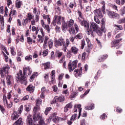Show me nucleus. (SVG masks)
<instances>
[{
  "instance_id": "603ef678",
  "label": "nucleus",
  "mask_w": 125,
  "mask_h": 125,
  "mask_svg": "<svg viewBox=\"0 0 125 125\" xmlns=\"http://www.w3.org/2000/svg\"><path fill=\"white\" fill-rule=\"evenodd\" d=\"M23 111V105H21L20 108H19L18 112L19 114H21Z\"/></svg>"
},
{
  "instance_id": "f03ea898",
  "label": "nucleus",
  "mask_w": 125,
  "mask_h": 125,
  "mask_svg": "<svg viewBox=\"0 0 125 125\" xmlns=\"http://www.w3.org/2000/svg\"><path fill=\"white\" fill-rule=\"evenodd\" d=\"M40 110V105H36L33 109V111L35 113L33 115V119L34 120V122H37V121H39L41 118H42V115L40 113H37V112H39Z\"/></svg>"
},
{
  "instance_id": "a211bd4d",
  "label": "nucleus",
  "mask_w": 125,
  "mask_h": 125,
  "mask_svg": "<svg viewBox=\"0 0 125 125\" xmlns=\"http://www.w3.org/2000/svg\"><path fill=\"white\" fill-rule=\"evenodd\" d=\"M19 118V115L16 112H14L12 114L11 119L13 121H16Z\"/></svg>"
},
{
  "instance_id": "2f4dec72",
  "label": "nucleus",
  "mask_w": 125,
  "mask_h": 125,
  "mask_svg": "<svg viewBox=\"0 0 125 125\" xmlns=\"http://www.w3.org/2000/svg\"><path fill=\"white\" fill-rule=\"evenodd\" d=\"M32 58L33 56L32 55H29V56H26L25 57V60H26V61H31Z\"/></svg>"
},
{
  "instance_id": "4be33fe9",
  "label": "nucleus",
  "mask_w": 125,
  "mask_h": 125,
  "mask_svg": "<svg viewBox=\"0 0 125 125\" xmlns=\"http://www.w3.org/2000/svg\"><path fill=\"white\" fill-rule=\"evenodd\" d=\"M67 23L65 22V21H62V29L63 32L66 31V28H67Z\"/></svg>"
},
{
  "instance_id": "4d7b16f0",
  "label": "nucleus",
  "mask_w": 125,
  "mask_h": 125,
  "mask_svg": "<svg viewBox=\"0 0 125 125\" xmlns=\"http://www.w3.org/2000/svg\"><path fill=\"white\" fill-rule=\"evenodd\" d=\"M55 29H56V32L57 33H60V31L61 30V28H60V27L57 25L55 27Z\"/></svg>"
},
{
  "instance_id": "5701e85b",
  "label": "nucleus",
  "mask_w": 125,
  "mask_h": 125,
  "mask_svg": "<svg viewBox=\"0 0 125 125\" xmlns=\"http://www.w3.org/2000/svg\"><path fill=\"white\" fill-rule=\"evenodd\" d=\"M44 70H47L50 68V62H48L43 64Z\"/></svg>"
},
{
  "instance_id": "9b49d317",
  "label": "nucleus",
  "mask_w": 125,
  "mask_h": 125,
  "mask_svg": "<svg viewBox=\"0 0 125 125\" xmlns=\"http://www.w3.org/2000/svg\"><path fill=\"white\" fill-rule=\"evenodd\" d=\"M64 100H65V99L63 96L60 97L56 96L53 100V103H56V102H62V101H64Z\"/></svg>"
},
{
  "instance_id": "a18cd8bd",
  "label": "nucleus",
  "mask_w": 125,
  "mask_h": 125,
  "mask_svg": "<svg viewBox=\"0 0 125 125\" xmlns=\"http://www.w3.org/2000/svg\"><path fill=\"white\" fill-rule=\"evenodd\" d=\"M94 20L97 23V24L100 23V21H99V19H98V17L94 16Z\"/></svg>"
},
{
  "instance_id": "6e6552de",
  "label": "nucleus",
  "mask_w": 125,
  "mask_h": 125,
  "mask_svg": "<svg viewBox=\"0 0 125 125\" xmlns=\"http://www.w3.org/2000/svg\"><path fill=\"white\" fill-rule=\"evenodd\" d=\"M83 74V67H80L77 70L75 69L74 71V75L76 78H79V77H82Z\"/></svg>"
},
{
  "instance_id": "c85d7f7f",
  "label": "nucleus",
  "mask_w": 125,
  "mask_h": 125,
  "mask_svg": "<svg viewBox=\"0 0 125 125\" xmlns=\"http://www.w3.org/2000/svg\"><path fill=\"white\" fill-rule=\"evenodd\" d=\"M16 7H17V8H21V5L22 4V1H19L18 2L17 1H16Z\"/></svg>"
},
{
  "instance_id": "2eb2a0df",
  "label": "nucleus",
  "mask_w": 125,
  "mask_h": 125,
  "mask_svg": "<svg viewBox=\"0 0 125 125\" xmlns=\"http://www.w3.org/2000/svg\"><path fill=\"white\" fill-rule=\"evenodd\" d=\"M70 51L74 55L78 54V52H79V48L75 46H73L70 49Z\"/></svg>"
},
{
  "instance_id": "58836bf2",
  "label": "nucleus",
  "mask_w": 125,
  "mask_h": 125,
  "mask_svg": "<svg viewBox=\"0 0 125 125\" xmlns=\"http://www.w3.org/2000/svg\"><path fill=\"white\" fill-rule=\"evenodd\" d=\"M29 21V20L26 18L25 19H24L22 21V25L23 26H26L27 24H28V21Z\"/></svg>"
},
{
  "instance_id": "f704fd0d",
  "label": "nucleus",
  "mask_w": 125,
  "mask_h": 125,
  "mask_svg": "<svg viewBox=\"0 0 125 125\" xmlns=\"http://www.w3.org/2000/svg\"><path fill=\"white\" fill-rule=\"evenodd\" d=\"M26 112H29L32 109V107L30 105H24Z\"/></svg>"
},
{
  "instance_id": "6e6d98bb",
  "label": "nucleus",
  "mask_w": 125,
  "mask_h": 125,
  "mask_svg": "<svg viewBox=\"0 0 125 125\" xmlns=\"http://www.w3.org/2000/svg\"><path fill=\"white\" fill-rule=\"evenodd\" d=\"M81 44H82V49H83V47H84V45H85V43L84 42V39H83L82 40V43H81Z\"/></svg>"
},
{
  "instance_id": "c9c22d12",
  "label": "nucleus",
  "mask_w": 125,
  "mask_h": 125,
  "mask_svg": "<svg viewBox=\"0 0 125 125\" xmlns=\"http://www.w3.org/2000/svg\"><path fill=\"white\" fill-rule=\"evenodd\" d=\"M3 102L4 104H6L7 103V97L5 94H3Z\"/></svg>"
},
{
  "instance_id": "0e129e2a",
  "label": "nucleus",
  "mask_w": 125,
  "mask_h": 125,
  "mask_svg": "<svg viewBox=\"0 0 125 125\" xmlns=\"http://www.w3.org/2000/svg\"><path fill=\"white\" fill-rule=\"evenodd\" d=\"M76 96H77V93L74 92L73 93V94L71 95L70 96V99H73V98H75V97H76Z\"/></svg>"
},
{
  "instance_id": "412c9836",
  "label": "nucleus",
  "mask_w": 125,
  "mask_h": 125,
  "mask_svg": "<svg viewBox=\"0 0 125 125\" xmlns=\"http://www.w3.org/2000/svg\"><path fill=\"white\" fill-rule=\"evenodd\" d=\"M26 18L28 20L29 22H31V20L34 19V16L31 13H28Z\"/></svg>"
},
{
  "instance_id": "de8ad7c7",
  "label": "nucleus",
  "mask_w": 125,
  "mask_h": 125,
  "mask_svg": "<svg viewBox=\"0 0 125 125\" xmlns=\"http://www.w3.org/2000/svg\"><path fill=\"white\" fill-rule=\"evenodd\" d=\"M48 45L49 48H52V45H53V42L52 41V40H50V41L48 42Z\"/></svg>"
},
{
  "instance_id": "bb28decb",
  "label": "nucleus",
  "mask_w": 125,
  "mask_h": 125,
  "mask_svg": "<svg viewBox=\"0 0 125 125\" xmlns=\"http://www.w3.org/2000/svg\"><path fill=\"white\" fill-rule=\"evenodd\" d=\"M81 107H82V105H81V104H78L77 105V107L79 109V112L78 119H80L81 114H82V108H81Z\"/></svg>"
},
{
  "instance_id": "6ab92c4d",
  "label": "nucleus",
  "mask_w": 125,
  "mask_h": 125,
  "mask_svg": "<svg viewBox=\"0 0 125 125\" xmlns=\"http://www.w3.org/2000/svg\"><path fill=\"white\" fill-rule=\"evenodd\" d=\"M108 57V55H103L102 57H100L98 59V62H103L105 59H106V58Z\"/></svg>"
},
{
  "instance_id": "13d9d810",
  "label": "nucleus",
  "mask_w": 125,
  "mask_h": 125,
  "mask_svg": "<svg viewBox=\"0 0 125 125\" xmlns=\"http://www.w3.org/2000/svg\"><path fill=\"white\" fill-rule=\"evenodd\" d=\"M12 15V12H10V14L9 15V20H8L9 23L11 22V20H12V17H11Z\"/></svg>"
},
{
  "instance_id": "5fc2aeb1",
  "label": "nucleus",
  "mask_w": 125,
  "mask_h": 125,
  "mask_svg": "<svg viewBox=\"0 0 125 125\" xmlns=\"http://www.w3.org/2000/svg\"><path fill=\"white\" fill-rule=\"evenodd\" d=\"M39 120H40L39 122L40 125H44V120H42V117Z\"/></svg>"
},
{
  "instance_id": "dca6fc26",
  "label": "nucleus",
  "mask_w": 125,
  "mask_h": 125,
  "mask_svg": "<svg viewBox=\"0 0 125 125\" xmlns=\"http://www.w3.org/2000/svg\"><path fill=\"white\" fill-rule=\"evenodd\" d=\"M57 24L58 25H61V22H62V23L64 22V21H65V18L63 17H61V16H57Z\"/></svg>"
},
{
  "instance_id": "79ce46f5",
  "label": "nucleus",
  "mask_w": 125,
  "mask_h": 125,
  "mask_svg": "<svg viewBox=\"0 0 125 125\" xmlns=\"http://www.w3.org/2000/svg\"><path fill=\"white\" fill-rule=\"evenodd\" d=\"M72 56V52L71 50H68L67 52L66 57L67 58H70Z\"/></svg>"
},
{
  "instance_id": "c03bdc74",
  "label": "nucleus",
  "mask_w": 125,
  "mask_h": 125,
  "mask_svg": "<svg viewBox=\"0 0 125 125\" xmlns=\"http://www.w3.org/2000/svg\"><path fill=\"white\" fill-rule=\"evenodd\" d=\"M10 49L12 55L14 56V55L16 54V53L14 51V48L13 47H11Z\"/></svg>"
},
{
  "instance_id": "c756f323",
  "label": "nucleus",
  "mask_w": 125,
  "mask_h": 125,
  "mask_svg": "<svg viewBox=\"0 0 125 125\" xmlns=\"http://www.w3.org/2000/svg\"><path fill=\"white\" fill-rule=\"evenodd\" d=\"M40 14H41V12L39 11V13H37L36 15H35L36 22H39V20L40 19Z\"/></svg>"
},
{
  "instance_id": "7c9ffc66",
  "label": "nucleus",
  "mask_w": 125,
  "mask_h": 125,
  "mask_svg": "<svg viewBox=\"0 0 125 125\" xmlns=\"http://www.w3.org/2000/svg\"><path fill=\"white\" fill-rule=\"evenodd\" d=\"M69 32V33L70 35H72V34H73L74 35L76 33V32L75 31V28H74V27H70Z\"/></svg>"
},
{
  "instance_id": "8fccbe9b",
  "label": "nucleus",
  "mask_w": 125,
  "mask_h": 125,
  "mask_svg": "<svg viewBox=\"0 0 125 125\" xmlns=\"http://www.w3.org/2000/svg\"><path fill=\"white\" fill-rule=\"evenodd\" d=\"M48 54V49H46L43 52L42 55L44 57Z\"/></svg>"
},
{
  "instance_id": "a878e982",
  "label": "nucleus",
  "mask_w": 125,
  "mask_h": 125,
  "mask_svg": "<svg viewBox=\"0 0 125 125\" xmlns=\"http://www.w3.org/2000/svg\"><path fill=\"white\" fill-rule=\"evenodd\" d=\"M62 54H63V52H60L59 51H56L55 53V57H61L62 56Z\"/></svg>"
},
{
  "instance_id": "cd10ccee",
  "label": "nucleus",
  "mask_w": 125,
  "mask_h": 125,
  "mask_svg": "<svg viewBox=\"0 0 125 125\" xmlns=\"http://www.w3.org/2000/svg\"><path fill=\"white\" fill-rule=\"evenodd\" d=\"M101 3L103 5V6L102 7L103 13H104V14H105V13H106V12H105V1H102Z\"/></svg>"
},
{
  "instance_id": "39448f33",
  "label": "nucleus",
  "mask_w": 125,
  "mask_h": 125,
  "mask_svg": "<svg viewBox=\"0 0 125 125\" xmlns=\"http://www.w3.org/2000/svg\"><path fill=\"white\" fill-rule=\"evenodd\" d=\"M78 61H74L72 62H69L68 63V70L70 72L74 71L76 67H77Z\"/></svg>"
},
{
  "instance_id": "f257e3e1",
  "label": "nucleus",
  "mask_w": 125,
  "mask_h": 125,
  "mask_svg": "<svg viewBox=\"0 0 125 125\" xmlns=\"http://www.w3.org/2000/svg\"><path fill=\"white\" fill-rule=\"evenodd\" d=\"M78 22L81 25V26H84L87 32H90V31H93L95 32L98 29H99L98 25L95 22H91L89 28V23L87 22L86 21L83 20V13L80 10H78Z\"/></svg>"
},
{
  "instance_id": "a19ab883",
  "label": "nucleus",
  "mask_w": 125,
  "mask_h": 125,
  "mask_svg": "<svg viewBox=\"0 0 125 125\" xmlns=\"http://www.w3.org/2000/svg\"><path fill=\"white\" fill-rule=\"evenodd\" d=\"M75 39H79V40H82V39H83V35H82V33H79L76 35L75 37Z\"/></svg>"
},
{
  "instance_id": "e2e57ef3",
  "label": "nucleus",
  "mask_w": 125,
  "mask_h": 125,
  "mask_svg": "<svg viewBox=\"0 0 125 125\" xmlns=\"http://www.w3.org/2000/svg\"><path fill=\"white\" fill-rule=\"evenodd\" d=\"M115 27H117V30H123V26L122 25H115Z\"/></svg>"
},
{
  "instance_id": "393cba45",
  "label": "nucleus",
  "mask_w": 125,
  "mask_h": 125,
  "mask_svg": "<svg viewBox=\"0 0 125 125\" xmlns=\"http://www.w3.org/2000/svg\"><path fill=\"white\" fill-rule=\"evenodd\" d=\"M85 109V110H92L93 109H94V104H91L89 106H86Z\"/></svg>"
},
{
  "instance_id": "f8f14e48",
  "label": "nucleus",
  "mask_w": 125,
  "mask_h": 125,
  "mask_svg": "<svg viewBox=\"0 0 125 125\" xmlns=\"http://www.w3.org/2000/svg\"><path fill=\"white\" fill-rule=\"evenodd\" d=\"M65 42H64V40L61 38L59 40L56 41V44L57 45H59L60 46H62L63 44V46H65Z\"/></svg>"
},
{
  "instance_id": "20e7f679",
  "label": "nucleus",
  "mask_w": 125,
  "mask_h": 125,
  "mask_svg": "<svg viewBox=\"0 0 125 125\" xmlns=\"http://www.w3.org/2000/svg\"><path fill=\"white\" fill-rule=\"evenodd\" d=\"M9 69L10 67L8 65H6L0 69V75H1V78H4V76H6V74H8Z\"/></svg>"
},
{
  "instance_id": "b1692460",
  "label": "nucleus",
  "mask_w": 125,
  "mask_h": 125,
  "mask_svg": "<svg viewBox=\"0 0 125 125\" xmlns=\"http://www.w3.org/2000/svg\"><path fill=\"white\" fill-rule=\"evenodd\" d=\"M74 20L71 19L68 22V23L67 24V26L69 28H72L73 26V25H74Z\"/></svg>"
},
{
  "instance_id": "f3484780",
  "label": "nucleus",
  "mask_w": 125,
  "mask_h": 125,
  "mask_svg": "<svg viewBox=\"0 0 125 125\" xmlns=\"http://www.w3.org/2000/svg\"><path fill=\"white\" fill-rule=\"evenodd\" d=\"M27 91H29L30 93H33L35 91V87L33 86V85L30 84L26 88Z\"/></svg>"
},
{
  "instance_id": "3c124183",
  "label": "nucleus",
  "mask_w": 125,
  "mask_h": 125,
  "mask_svg": "<svg viewBox=\"0 0 125 125\" xmlns=\"http://www.w3.org/2000/svg\"><path fill=\"white\" fill-rule=\"evenodd\" d=\"M38 75V73L37 72H34V73L30 77L31 80L33 81L35 78H36V76Z\"/></svg>"
},
{
  "instance_id": "72a5a7b5",
  "label": "nucleus",
  "mask_w": 125,
  "mask_h": 125,
  "mask_svg": "<svg viewBox=\"0 0 125 125\" xmlns=\"http://www.w3.org/2000/svg\"><path fill=\"white\" fill-rule=\"evenodd\" d=\"M57 21V16H55L53 21L52 22L53 26H56V22Z\"/></svg>"
},
{
  "instance_id": "4c0bfd02",
  "label": "nucleus",
  "mask_w": 125,
  "mask_h": 125,
  "mask_svg": "<svg viewBox=\"0 0 125 125\" xmlns=\"http://www.w3.org/2000/svg\"><path fill=\"white\" fill-rule=\"evenodd\" d=\"M44 28L45 29V30H46L48 34L50 33V28L49 27V26L48 25V24L45 25Z\"/></svg>"
},
{
  "instance_id": "7ed1b4c3",
  "label": "nucleus",
  "mask_w": 125,
  "mask_h": 125,
  "mask_svg": "<svg viewBox=\"0 0 125 125\" xmlns=\"http://www.w3.org/2000/svg\"><path fill=\"white\" fill-rule=\"evenodd\" d=\"M26 78L25 75H23V71L20 70L19 71V73L18 74V77L16 78V81L17 83H26L27 81H26Z\"/></svg>"
},
{
  "instance_id": "ddd939ff",
  "label": "nucleus",
  "mask_w": 125,
  "mask_h": 125,
  "mask_svg": "<svg viewBox=\"0 0 125 125\" xmlns=\"http://www.w3.org/2000/svg\"><path fill=\"white\" fill-rule=\"evenodd\" d=\"M51 81L49 82L50 84H52L54 83V80H55V70H52L51 73Z\"/></svg>"
},
{
  "instance_id": "864d4df0",
  "label": "nucleus",
  "mask_w": 125,
  "mask_h": 125,
  "mask_svg": "<svg viewBox=\"0 0 125 125\" xmlns=\"http://www.w3.org/2000/svg\"><path fill=\"white\" fill-rule=\"evenodd\" d=\"M27 67H25L23 68V76H24L26 78V75H27Z\"/></svg>"
},
{
  "instance_id": "37998d69",
  "label": "nucleus",
  "mask_w": 125,
  "mask_h": 125,
  "mask_svg": "<svg viewBox=\"0 0 125 125\" xmlns=\"http://www.w3.org/2000/svg\"><path fill=\"white\" fill-rule=\"evenodd\" d=\"M50 110H51V107H47L45 110L44 114H45L46 115H47L48 113L50 112Z\"/></svg>"
},
{
  "instance_id": "9d476101",
  "label": "nucleus",
  "mask_w": 125,
  "mask_h": 125,
  "mask_svg": "<svg viewBox=\"0 0 125 125\" xmlns=\"http://www.w3.org/2000/svg\"><path fill=\"white\" fill-rule=\"evenodd\" d=\"M6 79L7 85H12L13 83V77L11 75H8L6 76Z\"/></svg>"
},
{
  "instance_id": "1a4fd4ad",
  "label": "nucleus",
  "mask_w": 125,
  "mask_h": 125,
  "mask_svg": "<svg viewBox=\"0 0 125 125\" xmlns=\"http://www.w3.org/2000/svg\"><path fill=\"white\" fill-rule=\"evenodd\" d=\"M94 14H95V16L98 17V18H103V14L101 12V9H96V10H94Z\"/></svg>"
},
{
  "instance_id": "09e8293b",
  "label": "nucleus",
  "mask_w": 125,
  "mask_h": 125,
  "mask_svg": "<svg viewBox=\"0 0 125 125\" xmlns=\"http://www.w3.org/2000/svg\"><path fill=\"white\" fill-rule=\"evenodd\" d=\"M0 110L2 112V114H4L5 112V108L3 107V106L0 105Z\"/></svg>"
},
{
  "instance_id": "423d86ee",
  "label": "nucleus",
  "mask_w": 125,
  "mask_h": 125,
  "mask_svg": "<svg viewBox=\"0 0 125 125\" xmlns=\"http://www.w3.org/2000/svg\"><path fill=\"white\" fill-rule=\"evenodd\" d=\"M107 14L110 18H115L116 19H119L120 18V15L119 14L112 11H107Z\"/></svg>"
},
{
  "instance_id": "ea45409f",
  "label": "nucleus",
  "mask_w": 125,
  "mask_h": 125,
  "mask_svg": "<svg viewBox=\"0 0 125 125\" xmlns=\"http://www.w3.org/2000/svg\"><path fill=\"white\" fill-rule=\"evenodd\" d=\"M102 24V26H101V30H102L103 32H104V33H105V32H106V28H105V23H101Z\"/></svg>"
},
{
  "instance_id": "680f3d73",
  "label": "nucleus",
  "mask_w": 125,
  "mask_h": 125,
  "mask_svg": "<svg viewBox=\"0 0 125 125\" xmlns=\"http://www.w3.org/2000/svg\"><path fill=\"white\" fill-rule=\"evenodd\" d=\"M116 112L117 113H122V112H123V109L119 107H116Z\"/></svg>"
},
{
  "instance_id": "4468645a",
  "label": "nucleus",
  "mask_w": 125,
  "mask_h": 125,
  "mask_svg": "<svg viewBox=\"0 0 125 125\" xmlns=\"http://www.w3.org/2000/svg\"><path fill=\"white\" fill-rule=\"evenodd\" d=\"M72 108H73V104H72V103H69V104H66L64 107V112L65 113H67V112L69 111V109H72Z\"/></svg>"
},
{
  "instance_id": "338daca9",
  "label": "nucleus",
  "mask_w": 125,
  "mask_h": 125,
  "mask_svg": "<svg viewBox=\"0 0 125 125\" xmlns=\"http://www.w3.org/2000/svg\"><path fill=\"white\" fill-rule=\"evenodd\" d=\"M122 40H123V39H120L116 40L114 42V43H115V44H117V43H119V42H121V41H122Z\"/></svg>"
},
{
  "instance_id": "052dcab7",
  "label": "nucleus",
  "mask_w": 125,
  "mask_h": 125,
  "mask_svg": "<svg viewBox=\"0 0 125 125\" xmlns=\"http://www.w3.org/2000/svg\"><path fill=\"white\" fill-rule=\"evenodd\" d=\"M41 104H42V100L41 99L37 100L36 102V105L39 106V105H41Z\"/></svg>"
},
{
  "instance_id": "473e14b6",
  "label": "nucleus",
  "mask_w": 125,
  "mask_h": 125,
  "mask_svg": "<svg viewBox=\"0 0 125 125\" xmlns=\"http://www.w3.org/2000/svg\"><path fill=\"white\" fill-rule=\"evenodd\" d=\"M18 125H23V121H22V118H20L17 121H16Z\"/></svg>"
},
{
  "instance_id": "aec40b11",
  "label": "nucleus",
  "mask_w": 125,
  "mask_h": 125,
  "mask_svg": "<svg viewBox=\"0 0 125 125\" xmlns=\"http://www.w3.org/2000/svg\"><path fill=\"white\" fill-rule=\"evenodd\" d=\"M96 34H97L98 36L99 37L102 36V35H103V30L102 29H101V28L98 29L96 31Z\"/></svg>"
},
{
  "instance_id": "0eeeda50",
  "label": "nucleus",
  "mask_w": 125,
  "mask_h": 125,
  "mask_svg": "<svg viewBox=\"0 0 125 125\" xmlns=\"http://www.w3.org/2000/svg\"><path fill=\"white\" fill-rule=\"evenodd\" d=\"M35 122V121L33 122V118H32V115H29L27 116L26 122L27 125H38V124H36Z\"/></svg>"
},
{
  "instance_id": "69168bd1",
  "label": "nucleus",
  "mask_w": 125,
  "mask_h": 125,
  "mask_svg": "<svg viewBox=\"0 0 125 125\" xmlns=\"http://www.w3.org/2000/svg\"><path fill=\"white\" fill-rule=\"evenodd\" d=\"M59 121V119H58V117H55L53 119V121L54 122V123H58Z\"/></svg>"
},
{
  "instance_id": "774afa93",
  "label": "nucleus",
  "mask_w": 125,
  "mask_h": 125,
  "mask_svg": "<svg viewBox=\"0 0 125 125\" xmlns=\"http://www.w3.org/2000/svg\"><path fill=\"white\" fill-rule=\"evenodd\" d=\"M119 23L122 24V23H125V18L122 19L119 21Z\"/></svg>"
},
{
  "instance_id": "49530a36",
  "label": "nucleus",
  "mask_w": 125,
  "mask_h": 125,
  "mask_svg": "<svg viewBox=\"0 0 125 125\" xmlns=\"http://www.w3.org/2000/svg\"><path fill=\"white\" fill-rule=\"evenodd\" d=\"M78 117V114H74L72 116L70 121H75L76 120V118Z\"/></svg>"
},
{
  "instance_id": "e433bc0d",
  "label": "nucleus",
  "mask_w": 125,
  "mask_h": 125,
  "mask_svg": "<svg viewBox=\"0 0 125 125\" xmlns=\"http://www.w3.org/2000/svg\"><path fill=\"white\" fill-rule=\"evenodd\" d=\"M6 105H7V108L8 109H10V108H11L12 107V106H13V102H11L9 104H8V102H7V103H6Z\"/></svg>"
},
{
  "instance_id": "bf43d9fd",
  "label": "nucleus",
  "mask_w": 125,
  "mask_h": 125,
  "mask_svg": "<svg viewBox=\"0 0 125 125\" xmlns=\"http://www.w3.org/2000/svg\"><path fill=\"white\" fill-rule=\"evenodd\" d=\"M107 118V115L105 114V113H104L102 115L100 116V119H102V120H105Z\"/></svg>"
}]
</instances>
